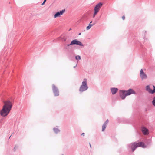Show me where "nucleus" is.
I'll return each mask as SVG.
<instances>
[{"mask_svg":"<svg viewBox=\"0 0 155 155\" xmlns=\"http://www.w3.org/2000/svg\"><path fill=\"white\" fill-rule=\"evenodd\" d=\"M92 21H91L89 24H88V25L87 26L86 29L87 30H88L91 28L92 26H93L92 24Z\"/></svg>","mask_w":155,"mask_h":155,"instance_id":"20","label":"nucleus"},{"mask_svg":"<svg viewBox=\"0 0 155 155\" xmlns=\"http://www.w3.org/2000/svg\"><path fill=\"white\" fill-rule=\"evenodd\" d=\"M72 45H75L81 47H84L83 43L77 39H74L72 40L70 44H67V46H69Z\"/></svg>","mask_w":155,"mask_h":155,"instance_id":"6","label":"nucleus"},{"mask_svg":"<svg viewBox=\"0 0 155 155\" xmlns=\"http://www.w3.org/2000/svg\"><path fill=\"white\" fill-rule=\"evenodd\" d=\"M88 87L87 84V79L85 78L84 79L83 81L82 82L79 89V91L80 92H82L88 89Z\"/></svg>","mask_w":155,"mask_h":155,"instance_id":"4","label":"nucleus"},{"mask_svg":"<svg viewBox=\"0 0 155 155\" xmlns=\"http://www.w3.org/2000/svg\"><path fill=\"white\" fill-rule=\"evenodd\" d=\"M74 53L72 51H69L67 53L68 58L71 61H73L74 59Z\"/></svg>","mask_w":155,"mask_h":155,"instance_id":"11","label":"nucleus"},{"mask_svg":"<svg viewBox=\"0 0 155 155\" xmlns=\"http://www.w3.org/2000/svg\"><path fill=\"white\" fill-rule=\"evenodd\" d=\"M132 40L131 41L133 44L136 45L139 49L140 52L142 55V57L143 58L147 54L146 49L141 43L136 38H134L133 39L132 38ZM130 41H131V40Z\"/></svg>","mask_w":155,"mask_h":155,"instance_id":"2","label":"nucleus"},{"mask_svg":"<svg viewBox=\"0 0 155 155\" xmlns=\"http://www.w3.org/2000/svg\"><path fill=\"white\" fill-rule=\"evenodd\" d=\"M152 104L155 107V96L153 97L152 101Z\"/></svg>","mask_w":155,"mask_h":155,"instance_id":"23","label":"nucleus"},{"mask_svg":"<svg viewBox=\"0 0 155 155\" xmlns=\"http://www.w3.org/2000/svg\"><path fill=\"white\" fill-rule=\"evenodd\" d=\"M77 65H78V63H77V64H76V65L75 66H74L73 67V68H75L77 66Z\"/></svg>","mask_w":155,"mask_h":155,"instance_id":"31","label":"nucleus"},{"mask_svg":"<svg viewBox=\"0 0 155 155\" xmlns=\"http://www.w3.org/2000/svg\"><path fill=\"white\" fill-rule=\"evenodd\" d=\"M140 76L142 80L145 79L147 78V75L144 72L143 70L142 69L140 70Z\"/></svg>","mask_w":155,"mask_h":155,"instance_id":"15","label":"nucleus"},{"mask_svg":"<svg viewBox=\"0 0 155 155\" xmlns=\"http://www.w3.org/2000/svg\"><path fill=\"white\" fill-rule=\"evenodd\" d=\"M152 137H151L150 138L147 139L146 138L143 141H141V142L143 143L144 147H141L143 148H146L150 146L152 144Z\"/></svg>","mask_w":155,"mask_h":155,"instance_id":"7","label":"nucleus"},{"mask_svg":"<svg viewBox=\"0 0 155 155\" xmlns=\"http://www.w3.org/2000/svg\"><path fill=\"white\" fill-rule=\"evenodd\" d=\"M125 16L124 15H123L122 17V18L123 20H124L125 19Z\"/></svg>","mask_w":155,"mask_h":155,"instance_id":"28","label":"nucleus"},{"mask_svg":"<svg viewBox=\"0 0 155 155\" xmlns=\"http://www.w3.org/2000/svg\"><path fill=\"white\" fill-rule=\"evenodd\" d=\"M90 16L88 14H84L82 17V19L83 21H87L89 19Z\"/></svg>","mask_w":155,"mask_h":155,"instance_id":"16","label":"nucleus"},{"mask_svg":"<svg viewBox=\"0 0 155 155\" xmlns=\"http://www.w3.org/2000/svg\"><path fill=\"white\" fill-rule=\"evenodd\" d=\"M110 89L113 95L115 94L118 90V89L116 87H112Z\"/></svg>","mask_w":155,"mask_h":155,"instance_id":"18","label":"nucleus"},{"mask_svg":"<svg viewBox=\"0 0 155 155\" xmlns=\"http://www.w3.org/2000/svg\"><path fill=\"white\" fill-rule=\"evenodd\" d=\"M153 89L150 88L149 85H147L145 87V89L149 93L151 94H154L155 93V86L154 85H152Z\"/></svg>","mask_w":155,"mask_h":155,"instance_id":"8","label":"nucleus"},{"mask_svg":"<svg viewBox=\"0 0 155 155\" xmlns=\"http://www.w3.org/2000/svg\"><path fill=\"white\" fill-rule=\"evenodd\" d=\"M120 122H123L124 123H126L128 121L127 119H121L119 118L117 119Z\"/></svg>","mask_w":155,"mask_h":155,"instance_id":"19","label":"nucleus"},{"mask_svg":"<svg viewBox=\"0 0 155 155\" xmlns=\"http://www.w3.org/2000/svg\"><path fill=\"white\" fill-rule=\"evenodd\" d=\"M47 0H44L43 1V2L41 4L42 5H45V2H46Z\"/></svg>","mask_w":155,"mask_h":155,"instance_id":"26","label":"nucleus"},{"mask_svg":"<svg viewBox=\"0 0 155 155\" xmlns=\"http://www.w3.org/2000/svg\"><path fill=\"white\" fill-rule=\"evenodd\" d=\"M65 9H63L56 12L54 15V17L56 18L57 17H60L61 15L63 14L65 12Z\"/></svg>","mask_w":155,"mask_h":155,"instance_id":"13","label":"nucleus"},{"mask_svg":"<svg viewBox=\"0 0 155 155\" xmlns=\"http://www.w3.org/2000/svg\"><path fill=\"white\" fill-rule=\"evenodd\" d=\"M119 96L122 100L124 99L127 96L126 90H120L119 91Z\"/></svg>","mask_w":155,"mask_h":155,"instance_id":"10","label":"nucleus"},{"mask_svg":"<svg viewBox=\"0 0 155 155\" xmlns=\"http://www.w3.org/2000/svg\"><path fill=\"white\" fill-rule=\"evenodd\" d=\"M145 42L144 43V45H146V47H148V48L150 47H151V45H149V47H148V46L147 45H146V44H145Z\"/></svg>","mask_w":155,"mask_h":155,"instance_id":"29","label":"nucleus"},{"mask_svg":"<svg viewBox=\"0 0 155 155\" xmlns=\"http://www.w3.org/2000/svg\"><path fill=\"white\" fill-rule=\"evenodd\" d=\"M103 5V3L102 2H100L96 5L94 7V13L93 15V18H94L96 15L99 12L100 9Z\"/></svg>","mask_w":155,"mask_h":155,"instance_id":"5","label":"nucleus"},{"mask_svg":"<svg viewBox=\"0 0 155 155\" xmlns=\"http://www.w3.org/2000/svg\"><path fill=\"white\" fill-rule=\"evenodd\" d=\"M97 21L96 20H95L93 22V23H92L93 25H94L97 23Z\"/></svg>","mask_w":155,"mask_h":155,"instance_id":"27","label":"nucleus"},{"mask_svg":"<svg viewBox=\"0 0 155 155\" xmlns=\"http://www.w3.org/2000/svg\"><path fill=\"white\" fill-rule=\"evenodd\" d=\"M108 120L107 119L106 120L102 126V131H104L106 127L107 124L108 123Z\"/></svg>","mask_w":155,"mask_h":155,"instance_id":"17","label":"nucleus"},{"mask_svg":"<svg viewBox=\"0 0 155 155\" xmlns=\"http://www.w3.org/2000/svg\"><path fill=\"white\" fill-rule=\"evenodd\" d=\"M61 155H64V154H62Z\"/></svg>","mask_w":155,"mask_h":155,"instance_id":"36","label":"nucleus"},{"mask_svg":"<svg viewBox=\"0 0 155 155\" xmlns=\"http://www.w3.org/2000/svg\"><path fill=\"white\" fill-rule=\"evenodd\" d=\"M18 145H15V147L14 148V149H13L14 151H15L16 150L18 149Z\"/></svg>","mask_w":155,"mask_h":155,"instance_id":"25","label":"nucleus"},{"mask_svg":"<svg viewBox=\"0 0 155 155\" xmlns=\"http://www.w3.org/2000/svg\"><path fill=\"white\" fill-rule=\"evenodd\" d=\"M127 146L131 150L132 152H134L138 147H144V146L143 143L138 140L128 144Z\"/></svg>","mask_w":155,"mask_h":155,"instance_id":"3","label":"nucleus"},{"mask_svg":"<svg viewBox=\"0 0 155 155\" xmlns=\"http://www.w3.org/2000/svg\"><path fill=\"white\" fill-rule=\"evenodd\" d=\"M75 59L77 61H79L81 59V56L79 55H76L75 56Z\"/></svg>","mask_w":155,"mask_h":155,"instance_id":"22","label":"nucleus"},{"mask_svg":"<svg viewBox=\"0 0 155 155\" xmlns=\"http://www.w3.org/2000/svg\"><path fill=\"white\" fill-rule=\"evenodd\" d=\"M52 90L54 96H58L59 95L58 88L54 84L52 85Z\"/></svg>","mask_w":155,"mask_h":155,"instance_id":"9","label":"nucleus"},{"mask_svg":"<svg viewBox=\"0 0 155 155\" xmlns=\"http://www.w3.org/2000/svg\"><path fill=\"white\" fill-rule=\"evenodd\" d=\"M61 39L62 41H66L67 39V38L65 37H61Z\"/></svg>","mask_w":155,"mask_h":155,"instance_id":"24","label":"nucleus"},{"mask_svg":"<svg viewBox=\"0 0 155 155\" xmlns=\"http://www.w3.org/2000/svg\"><path fill=\"white\" fill-rule=\"evenodd\" d=\"M71 30V28H70V29H69V30H68V31H70Z\"/></svg>","mask_w":155,"mask_h":155,"instance_id":"34","label":"nucleus"},{"mask_svg":"<svg viewBox=\"0 0 155 155\" xmlns=\"http://www.w3.org/2000/svg\"><path fill=\"white\" fill-rule=\"evenodd\" d=\"M81 35V32H80V33H79L78 34V35Z\"/></svg>","mask_w":155,"mask_h":155,"instance_id":"33","label":"nucleus"},{"mask_svg":"<svg viewBox=\"0 0 155 155\" xmlns=\"http://www.w3.org/2000/svg\"><path fill=\"white\" fill-rule=\"evenodd\" d=\"M127 96L132 94H136L137 93L132 88H130L127 90H126Z\"/></svg>","mask_w":155,"mask_h":155,"instance_id":"14","label":"nucleus"},{"mask_svg":"<svg viewBox=\"0 0 155 155\" xmlns=\"http://www.w3.org/2000/svg\"><path fill=\"white\" fill-rule=\"evenodd\" d=\"M89 145H90V147L91 148V144H90V143H89Z\"/></svg>","mask_w":155,"mask_h":155,"instance_id":"32","label":"nucleus"},{"mask_svg":"<svg viewBox=\"0 0 155 155\" xmlns=\"http://www.w3.org/2000/svg\"><path fill=\"white\" fill-rule=\"evenodd\" d=\"M11 136H10L9 137V139H10V138L11 137Z\"/></svg>","mask_w":155,"mask_h":155,"instance_id":"35","label":"nucleus"},{"mask_svg":"<svg viewBox=\"0 0 155 155\" xmlns=\"http://www.w3.org/2000/svg\"><path fill=\"white\" fill-rule=\"evenodd\" d=\"M12 101L8 100L5 101V104L0 112V114L1 116L5 117L9 114L12 106Z\"/></svg>","mask_w":155,"mask_h":155,"instance_id":"1","label":"nucleus"},{"mask_svg":"<svg viewBox=\"0 0 155 155\" xmlns=\"http://www.w3.org/2000/svg\"><path fill=\"white\" fill-rule=\"evenodd\" d=\"M141 131L144 135H148L149 134V130L144 126L141 127Z\"/></svg>","mask_w":155,"mask_h":155,"instance_id":"12","label":"nucleus"},{"mask_svg":"<svg viewBox=\"0 0 155 155\" xmlns=\"http://www.w3.org/2000/svg\"><path fill=\"white\" fill-rule=\"evenodd\" d=\"M81 135L83 136H85V133H82L81 134Z\"/></svg>","mask_w":155,"mask_h":155,"instance_id":"30","label":"nucleus"},{"mask_svg":"<svg viewBox=\"0 0 155 155\" xmlns=\"http://www.w3.org/2000/svg\"><path fill=\"white\" fill-rule=\"evenodd\" d=\"M53 130L56 134H58L60 131L59 129L56 128H53Z\"/></svg>","mask_w":155,"mask_h":155,"instance_id":"21","label":"nucleus"}]
</instances>
